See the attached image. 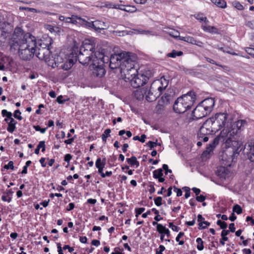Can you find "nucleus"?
Segmentation results:
<instances>
[{
	"label": "nucleus",
	"mask_w": 254,
	"mask_h": 254,
	"mask_svg": "<svg viewBox=\"0 0 254 254\" xmlns=\"http://www.w3.org/2000/svg\"><path fill=\"white\" fill-rule=\"evenodd\" d=\"M95 53L93 44L85 42L80 46L79 51L73 49L70 55H72L75 62L78 60L81 64L85 65H88L90 61H93L95 58Z\"/></svg>",
	"instance_id": "obj_1"
},
{
	"label": "nucleus",
	"mask_w": 254,
	"mask_h": 254,
	"mask_svg": "<svg viewBox=\"0 0 254 254\" xmlns=\"http://www.w3.org/2000/svg\"><path fill=\"white\" fill-rule=\"evenodd\" d=\"M222 127L214 116L207 119L200 127L197 133V137L200 140L207 142L208 136L213 134L220 130Z\"/></svg>",
	"instance_id": "obj_2"
},
{
	"label": "nucleus",
	"mask_w": 254,
	"mask_h": 254,
	"mask_svg": "<svg viewBox=\"0 0 254 254\" xmlns=\"http://www.w3.org/2000/svg\"><path fill=\"white\" fill-rule=\"evenodd\" d=\"M247 124L245 120H238L234 124L231 121V125L229 129L226 128L221 131L222 135L227 139L226 141L228 143H233L235 146H242V143L238 140V131L241 129V127Z\"/></svg>",
	"instance_id": "obj_3"
},
{
	"label": "nucleus",
	"mask_w": 254,
	"mask_h": 254,
	"mask_svg": "<svg viewBox=\"0 0 254 254\" xmlns=\"http://www.w3.org/2000/svg\"><path fill=\"white\" fill-rule=\"evenodd\" d=\"M24 41V43L20 46L19 56L24 61H29L35 55L36 38L31 34L26 33Z\"/></svg>",
	"instance_id": "obj_4"
},
{
	"label": "nucleus",
	"mask_w": 254,
	"mask_h": 254,
	"mask_svg": "<svg viewBox=\"0 0 254 254\" xmlns=\"http://www.w3.org/2000/svg\"><path fill=\"white\" fill-rule=\"evenodd\" d=\"M195 99V93L190 91L176 100L173 105V109L176 113H184L191 108Z\"/></svg>",
	"instance_id": "obj_5"
},
{
	"label": "nucleus",
	"mask_w": 254,
	"mask_h": 254,
	"mask_svg": "<svg viewBox=\"0 0 254 254\" xmlns=\"http://www.w3.org/2000/svg\"><path fill=\"white\" fill-rule=\"evenodd\" d=\"M229 148L223 152L220 156V161L222 165L226 167L231 166L233 162H235V157L239 154V152L242 150L241 146H235L233 143L226 146Z\"/></svg>",
	"instance_id": "obj_6"
},
{
	"label": "nucleus",
	"mask_w": 254,
	"mask_h": 254,
	"mask_svg": "<svg viewBox=\"0 0 254 254\" xmlns=\"http://www.w3.org/2000/svg\"><path fill=\"white\" fill-rule=\"evenodd\" d=\"M95 58L93 60L90 67L92 68V74L94 77L101 78L103 77L106 70L104 67V54L102 52H96Z\"/></svg>",
	"instance_id": "obj_7"
},
{
	"label": "nucleus",
	"mask_w": 254,
	"mask_h": 254,
	"mask_svg": "<svg viewBox=\"0 0 254 254\" xmlns=\"http://www.w3.org/2000/svg\"><path fill=\"white\" fill-rule=\"evenodd\" d=\"M130 54L129 52H123L120 54L112 55L110 59L109 67L114 69L120 66H125L127 64V61L131 57Z\"/></svg>",
	"instance_id": "obj_8"
},
{
	"label": "nucleus",
	"mask_w": 254,
	"mask_h": 254,
	"mask_svg": "<svg viewBox=\"0 0 254 254\" xmlns=\"http://www.w3.org/2000/svg\"><path fill=\"white\" fill-rule=\"evenodd\" d=\"M160 83L158 80L154 81L151 84L149 88H146L147 94L146 99L149 102L155 101L162 92L159 89L160 88Z\"/></svg>",
	"instance_id": "obj_9"
},
{
	"label": "nucleus",
	"mask_w": 254,
	"mask_h": 254,
	"mask_svg": "<svg viewBox=\"0 0 254 254\" xmlns=\"http://www.w3.org/2000/svg\"><path fill=\"white\" fill-rule=\"evenodd\" d=\"M227 139L224 135H222V133L219 135L216 136L213 140V141L209 144V145L206 148V149L203 151L202 153L203 156H207L208 155H210L212 153L213 149L218 144L219 142H221L223 143H225L226 146H229L230 143H228L226 141Z\"/></svg>",
	"instance_id": "obj_10"
},
{
	"label": "nucleus",
	"mask_w": 254,
	"mask_h": 254,
	"mask_svg": "<svg viewBox=\"0 0 254 254\" xmlns=\"http://www.w3.org/2000/svg\"><path fill=\"white\" fill-rule=\"evenodd\" d=\"M134 58L131 57L127 61V64L125 65V68L123 69L124 73L125 75V78L130 81L131 78L136 76L137 73V69L134 67L135 61Z\"/></svg>",
	"instance_id": "obj_11"
},
{
	"label": "nucleus",
	"mask_w": 254,
	"mask_h": 254,
	"mask_svg": "<svg viewBox=\"0 0 254 254\" xmlns=\"http://www.w3.org/2000/svg\"><path fill=\"white\" fill-rule=\"evenodd\" d=\"M214 117L219 125H221V127H223V129H229L231 125V119L229 118L230 115L227 113H216Z\"/></svg>",
	"instance_id": "obj_12"
},
{
	"label": "nucleus",
	"mask_w": 254,
	"mask_h": 254,
	"mask_svg": "<svg viewBox=\"0 0 254 254\" xmlns=\"http://www.w3.org/2000/svg\"><path fill=\"white\" fill-rule=\"evenodd\" d=\"M149 77L143 74L137 73L129 81L131 86L134 88H138L143 86L148 81Z\"/></svg>",
	"instance_id": "obj_13"
},
{
	"label": "nucleus",
	"mask_w": 254,
	"mask_h": 254,
	"mask_svg": "<svg viewBox=\"0 0 254 254\" xmlns=\"http://www.w3.org/2000/svg\"><path fill=\"white\" fill-rule=\"evenodd\" d=\"M62 60V58L60 56H58L55 60V63L56 65L57 63L58 64L57 65V67H59L61 68H62L64 70H67L69 69L73 65L74 62H75L74 59L71 57V58L69 60H66L65 62H63L62 63L61 60Z\"/></svg>",
	"instance_id": "obj_14"
},
{
	"label": "nucleus",
	"mask_w": 254,
	"mask_h": 254,
	"mask_svg": "<svg viewBox=\"0 0 254 254\" xmlns=\"http://www.w3.org/2000/svg\"><path fill=\"white\" fill-rule=\"evenodd\" d=\"M35 55L41 60H44L47 62L50 60L52 52L50 49H40V48H36Z\"/></svg>",
	"instance_id": "obj_15"
},
{
	"label": "nucleus",
	"mask_w": 254,
	"mask_h": 254,
	"mask_svg": "<svg viewBox=\"0 0 254 254\" xmlns=\"http://www.w3.org/2000/svg\"><path fill=\"white\" fill-rule=\"evenodd\" d=\"M209 114V113L207 112L206 109L199 103L193 110L191 116L193 120L199 119L205 117Z\"/></svg>",
	"instance_id": "obj_16"
},
{
	"label": "nucleus",
	"mask_w": 254,
	"mask_h": 254,
	"mask_svg": "<svg viewBox=\"0 0 254 254\" xmlns=\"http://www.w3.org/2000/svg\"><path fill=\"white\" fill-rule=\"evenodd\" d=\"M85 25L90 28H93L96 31L106 29L107 26L104 22L96 20L93 22H86Z\"/></svg>",
	"instance_id": "obj_17"
},
{
	"label": "nucleus",
	"mask_w": 254,
	"mask_h": 254,
	"mask_svg": "<svg viewBox=\"0 0 254 254\" xmlns=\"http://www.w3.org/2000/svg\"><path fill=\"white\" fill-rule=\"evenodd\" d=\"M52 39L50 37L44 38L36 41V48L40 49H50Z\"/></svg>",
	"instance_id": "obj_18"
},
{
	"label": "nucleus",
	"mask_w": 254,
	"mask_h": 254,
	"mask_svg": "<svg viewBox=\"0 0 254 254\" xmlns=\"http://www.w3.org/2000/svg\"><path fill=\"white\" fill-rule=\"evenodd\" d=\"M25 34L23 36V39L12 37L11 39V41L10 43L11 50L14 49V50H15L18 49L19 52L20 49V46L23 43H24L25 42Z\"/></svg>",
	"instance_id": "obj_19"
},
{
	"label": "nucleus",
	"mask_w": 254,
	"mask_h": 254,
	"mask_svg": "<svg viewBox=\"0 0 254 254\" xmlns=\"http://www.w3.org/2000/svg\"><path fill=\"white\" fill-rule=\"evenodd\" d=\"M200 104L210 113L215 105V101L212 98H208L204 99Z\"/></svg>",
	"instance_id": "obj_20"
},
{
	"label": "nucleus",
	"mask_w": 254,
	"mask_h": 254,
	"mask_svg": "<svg viewBox=\"0 0 254 254\" xmlns=\"http://www.w3.org/2000/svg\"><path fill=\"white\" fill-rule=\"evenodd\" d=\"M245 149L249 150L247 152L248 158L251 162H254V142L246 145Z\"/></svg>",
	"instance_id": "obj_21"
},
{
	"label": "nucleus",
	"mask_w": 254,
	"mask_h": 254,
	"mask_svg": "<svg viewBox=\"0 0 254 254\" xmlns=\"http://www.w3.org/2000/svg\"><path fill=\"white\" fill-rule=\"evenodd\" d=\"M146 88H142L133 92L134 96L138 100H143L145 95L147 94Z\"/></svg>",
	"instance_id": "obj_22"
},
{
	"label": "nucleus",
	"mask_w": 254,
	"mask_h": 254,
	"mask_svg": "<svg viewBox=\"0 0 254 254\" xmlns=\"http://www.w3.org/2000/svg\"><path fill=\"white\" fill-rule=\"evenodd\" d=\"M106 164V158H104L101 160L100 158H98L95 162V166L98 169V174L101 173L102 171H103V169L105 167Z\"/></svg>",
	"instance_id": "obj_23"
},
{
	"label": "nucleus",
	"mask_w": 254,
	"mask_h": 254,
	"mask_svg": "<svg viewBox=\"0 0 254 254\" xmlns=\"http://www.w3.org/2000/svg\"><path fill=\"white\" fill-rule=\"evenodd\" d=\"M163 175L162 169H158L153 172V176L155 179H158V181L163 183L165 181V179L162 177Z\"/></svg>",
	"instance_id": "obj_24"
},
{
	"label": "nucleus",
	"mask_w": 254,
	"mask_h": 254,
	"mask_svg": "<svg viewBox=\"0 0 254 254\" xmlns=\"http://www.w3.org/2000/svg\"><path fill=\"white\" fill-rule=\"evenodd\" d=\"M157 231L161 234L164 235H166L168 238L170 236V232L169 230L162 225H158Z\"/></svg>",
	"instance_id": "obj_25"
},
{
	"label": "nucleus",
	"mask_w": 254,
	"mask_h": 254,
	"mask_svg": "<svg viewBox=\"0 0 254 254\" xmlns=\"http://www.w3.org/2000/svg\"><path fill=\"white\" fill-rule=\"evenodd\" d=\"M17 123V122L13 118H11V120L7 124V130L10 133H13L16 128L15 125Z\"/></svg>",
	"instance_id": "obj_26"
},
{
	"label": "nucleus",
	"mask_w": 254,
	"mask_h": 254,
	"mask_svg": "<svg viewBox=\"0 0 254 254\" xmlns=\"http://www.w3.org/2000/svg\"><path fill=\"white\" fill-rule=\"evenodd\" d=\"M226 166H219L217 168L216 174L220 178H224L226 175Z\"/></svg>",
	"instance_id": "obj_27"
},
{
	"label": "nucleus",
	"mask_w": 254,
	"mask_h": 254,
	"mask_svg": "<svg viewBox=\"0 0 254 254\" xmlns=\"http://www.w3.org/2000/svg\"><path fill=\"white\" fill-rule=\"evenodd\" d=\"M126 160L127 163L131 166H135L137 168L139 166V163L137 160V158L135 156H133L131 158H127Z\"/></svg>",
	"instance_id": "obj_28"
},
{
	"label": "nucleus",
	"mask_w": 254,
	"mask_h": 254,
	"mask_svg": "<svg viewBox=\"0 0 254 254\" xmlns=\"http://www.w3.org/2000/svg\"><path fill=\"white\" fill-rule=\"evenodd\" d=\"M25 34H24L23 31L21 28L17 27L14 30L12 37L23 39Z\"/></svg>",
	"instance_id": "obj_29"
},
{
	"label": "nucleus",
	"mask_w": 254,
	"mask_h": 254,
	"mask_svg": "<svg viewBox=\"0 0 254 254\" xmlns=\"http://www.w3.org/2000/svg\"><path fill=\"white\" fill-rule=\"evenodd\" d=\"M70 18H71V23H73V24H75L78 22H79V23L82 22V23L85 24L86 22V21L84 20L80 17H79V16H77L76 15H71V16L70 17Z\"/></svg>",
	"instance_id": "obj_30"
},
{
	"label": "nucleus",
	"mask_w": 254,
	"mask_h": 254,
	"mask_svg": "<svg viewBox=\"0 0 254 254\" xmlns=\"http://www.w3.org/2000/svg\"><path fill=\"white\" fill-rule=\"evenodd\" d=\"M187 42L193 44L197 46H200L201 44H202V42H201L199 41L196 40L193 37H190V36H186V41Z\"/></svg>",
	"instance_id": "obj_31"
},
{
	"label": "nucleus",
	"mask_w": 254,
	"mask_h": 254,
	"mask_svg": "<svg viewBox=\"0 0 254 254\" xmlns=\"http://www.w3.org/2000/svg\"><path fill=\"white\" fill-rule=\"evenodd\" d=\"M211 1L219 7L222 8L226 7V2L224 0H211Z\"/></svg>",
	"instance_id": "obj_32"
},
{
	"label": "nucleus",
	"mask_w": 254,
	"mask_h": 254,
	"mask_svg": "<svg viewBox=\"0 0 254 254\" xmlns=\"http://www.w3.org/2000/svg\"><path fill=\"white\" fill-rule=\"evenodd\" d=\"M202 29L206 32L211 33H217V29L214 26H202Z\"/></svg>",
	"instance_id": "obj_33"
},
{
	"label": "nucleus",
	"mask_w": 254,
	"mask_h": 254,
	"mask_svg": "<svg viewBox=\"0 0 254 254\" xmlns=\"http://www.w3.org/2000/svg\"><path fill=\"white\" fill-rule=\"evenodd\" d=\"M183 55V52L180 51H177L175 50H173L171 53L167 54V57L169 58H175L177 56H181Z\"/></svg>",
	"instance_id": "obj_34"
},
{
	"label": "nucleus",
	"mask_w": 254,
	"mask_h": 254,
	"mask_svg": "<svg viewBox=\"0 0 254 254\" xmlns=\"http://www.w3.org/2000/svg\"><path fill=\"white\" fill-rule=\"evenodd\" d=\"M158 81L160 83V86L161 87L159 89L162 92H163L168 85V81L163 78H161L160 80Z\"/></svg>",
	"instance_id": "obj_35"
},
{
	"label": "nucleus",
	"mask_w": 254,
	"mask_h": 254,
	"mask_svg": "<svg viewBox=\"0 0 254 254\" xmlns=\"http://www.w3.org/2000/svg\"><path fill=\"white\" fill-rule=\"evenodd\" d=\"M167 33L175 39H178V37H179V35H180L179 32L175 29H170L167 32Z\"/></svg>",
	"instance_id": "obj_36"
},
{
	"label": "nucleus",
	"mask_w": 254,
	"mask_h": 254,
	"mask_svg": "<svg viewBox=\"0 0 254 254\" xmlns=\"http://www.w3.org/2000/svg\"><path fill=\"white\" fill-rule=\"evenodd\" d=\"M171 96L169 94L165 93L161 98L162 101L164 104H168L171 99Z\"/></svg>",
	"instance_id": "obj_37"
},
{
	"label": "nucleus",
	"mask_w": 254,
	"mask_h": 254,
	"mask_svg": "<svg viewBox=\"0 0 254 254\" xmlns=\"http://www.w3.org/2000/svg\"><path fill=\"white\" fill-rule=\"evenodd\" d=\"M111 129H106L104 132V133H103L101 135L102 139L103 141L105 143L107 141V138L108 137H109L110 136V133H111Z\"/></svg>",
	"instance_id": "obj_38"
},
{
	"label": "nucleus",
	"mask_w": 254,
	"mask_h": 254,
	"mask_svg": "<svg viewBox=\"0 0 254 254\" xmlns=\"http://www.w3.org/2000/svg\"><path fill=\"white\" fill-rule=\"evenodd\" d=\"M44 27L46 29L49 30L51 33L57 32L58 27L54 26L50 24H45Z\"/></svg>",
	"instance_id": "obj_39"
},
{
	"label": "nucleus",
	"mask_w": 254,
	"mask_h": 254,
	"mask_svg": "<svg viewBox=\"0 0 254 254\" xmlns=\"http://www.w3.org/2000/svg\"><path fill=\"white\" fill-rule=\"evenodd\" d=\"M204 221V218L202 217L201 214H198L197 215V221L199 222V229H204L206 228V226H202V222Z\"/></svg>",
	"instance_id": "obj_40"
},
{
	"label": "nucleus",
	"mask_w": 254,
	"mask_h": 254,
	"mask_svg": "<svg viewBox=\"0 0 254 254\" xmlns=\"http://www.w3.org/2000/svg\"><path fill=\"white\" fill-rule=\"evenodd\" d=\"M197 243V249L198 251H202L204 249L203 241L200 238H197L196 240Z\"/></svg>",
	"instance_id": "obj_41"
},
{
	"label": "nucleus",
	"mask_w": 254,
	"mask_h": 254,
	"mask_svg": "<svg viewBox=\"0 0 254 254\" xmlns=\"http://www.w3.org/2000/svg\"><path fill=\"white\" fill-rule=\"evenodd\" d=\"M233 212H236L237 214H240L242 213L243 210L242 207L238 204H235L233 207Z\"/></svg>",
	"instance_id": "obj_42"
},
{
	"label": "nucleus",
	"mask_w": 254,
	"mask_h": 254,
	"mask_svg": "<svg viewBox=\"0 0 254 254\" xmlns=\"http://www.w3.org/2000/svg\"><path fill=\"white\" fill-rule=\"evenodd\" d=\"M195 18L196 19L199 20L200 21H204L205 24H207L208 22V20L207 19V18L205 16H203L202 14H197Z\"/></svg>",
	"instance_id": "obj_43"
},
{
	"label": "nucleus",
	"mask_w": 254,
	"mask_h": 254,
	"mask_svg": "<svg viewBox=\"0 0 254 254\" xmlns=\"http://www.w3.org/2000/svg\"><path fill=\"white\" fill-rule=\"evenodd\" d=\"M229 232H230V231L228 230H226L225 229H223V230L221 232V235L222 237V239L223 240H228V238L227 237H226V236L229 234Z\"/></svg>",
	"instance_id": "obj_44"
},
{
	"label": "nucleus",
	"mask_w": 254,
	"mask_h": 254,
	"mask_svg": "<svg viewBox=\"0 0 254 254\" xmlns=\"http://www.w3.org/2000/svg\"><path fill=\"white\" fill-rule=\"evenodd\" d=\"M217 224L219 225L222 229H225L227 227V224L225 222L222 221L220 220H217Z\"/></svg>",
	"instance_id": "obj_45"
},
{
	"label": "nucleus",
	"mask_w": 254,
	"mask_h": 254,
	"mask_svg": "<svg viewBox=\"0 0 254 254\" xmlns=\"http://www.w3.org/2000/svg\"><path fill=\"white\" fill-rule=\"evenodd\" d=\"M41 147H43L42 149V152H44L45 151L46 145L45 141H41L39 142L38 145H37L36 149L40 150Z\"/></svg>",
	"instance_id": "obj_46"
},
{
	"label": "nucleus",
	"mask_w": 254,
	"mask_h": 254,
	"mask_svg": "<svg viewBox=\"0 0 254 254\" xmlns=\"http://www.w3.org/2000/svg\"><path fill=\"white\" fill-rule=\"evenodd\" d=\"M1 199L3 201H7V202H10L11 200V197L10 196H9V195L8 194V193H6V195L3 194L1 196Z\"/></svg>",
	"instance_id": "obj_47"
},
{
	"label": "nucleus",
	"mask_w": 254,
	"mask_h": 254,
	"mask_svg": "<svg viewBox=\"0 0 254 254\" xmlns=\"http://www.w3.org/2000/svg\"><path fill=\"white\" fill-rule=\"evenodd\" d=\"M3 167L6 170L11 169L13 170L14 169V167L13 166V162L12 161H9L8 164L5 165Z\"/></svg>",
	"instance_id": "obj_48"
},
{
	"label": "nucleus",
	"mask_w": 254,
	"mask_h": 254,
	"mask_svg": "<svg viewBox=\"0 0 254 254\" xmlns=\"http://www.w3.org/2000/svg\"><path fill=\"white\" fill-rule=\"evenodd\" d=\"M1 114L3 117H6V118H11L12 114L11 112H8L6 110H2L1 111Z\"/></svg>",
	"instance_id": "obj_49"
},
{
	"label": "nucleus",
	"mask_w": 254,
	"mask_h": 254,
	"mask_svg": "<svg viewBox=\"0 0 254 254\" xmlns=\"http://www.w3.org/2000/svg\"><path fill=\"white\" fill-rule=\"evenodd\" d=\"M154 203L157 206H160L162 204V198L161 196H158L154 199Z\"/></svg>",
	"instance_id": "obj_50"
},
{
	"label": "nucleus",
	"mask_w": 254,
	"mask_h": 254,
	"mask_svg": "<svg viewBox=\"0 0 254 254\" xmlns=\"http://www.w3.org/2000/svg\"><path fill=\"white\" fill-rule=\"evenodd\" d=\"M233 4L238 10H242L244 8V6L238 1H234Z\"/></svg>",
	"instance_id": "obj_51"
},
{
	"label": "nucleus",
	"mask_w": 254,
	"mask_h": 254,
	"mask_svg": "<svg viewBox=\"0 0 254 254\" xmlns=\"http://www.w3.org/2000/svg\"><path fill=\"white\" fill-rule=\"evenodd\" d=\"M33 127L36 131H40L42 133H44L48 128L47 127H46L45 128H41V127L38 125V126H34Z\"/></svg>",
	"instance_id": "obj_52"
},
{
	"label": "nucleus",
	"mask_w": 254,
	"mask_h": 254,
	"mask_svg": "<svg viewBox=\"0 0 254 254\" xmlns=\"http://www.w3.org/2000/svg\"><path fill=\"white\" fill-rule=\"evenodd\" d=\"M69 100L68 98L66 99H63V96L62 95L59 96L57 98V102L60 104H64L66 101Z\"/></svg>",
	"instance_id": "obj_53"
},
{
	"label": "nucleus",
	"mask_w": 254,
	"mask_h": 254,
	"mask_svg": "<svg viewBox=\"0 0 254 254\" xmlns=\"http://www.w3.org/2000/svg\"><path fill=\"white\" fill-rule=\"evenodd\" d=\"M116 4H113V3L106 1L103 6L108 8H115V7H116Z\"/></svg>",
	"instance_id": "obj_54"
},
{
	"label": "nucleus",
	"mask_w": 254,
	"mask_h": 254,
	"mask_svg": "<svg viewBox=\"0 0 254 254\" xmlns=\"http://www.w3.org/2000/svg\"><path fill=\"white\" fill-rule=\"evenodd\" d=\"M205 59L207 62L211 64H215L217 66H219L222 67H225V66H223L221 64H217L215 61H214L213 60H212L209 58L205 57Z\"/></svg>",
	"instance_id": "obj_55"
},
{
	"label": "nucleus",
	"mask_w": 254,
	"mask_h": 254,
	"mask_svg": "<svg viewBox=\"0 0 254 254\" xmlns=\"http://www.w3.org/2000/svg\"><path fill=\"white\" fill-rule=\"evenodd\" d=\"M145 210V208L140 207L135 209V212L136 213L135 216L138 217L139 215H140L143 211Z\"/></svg>",
	"instance_id": "obj_56"
},
{
	"label": "nucleus",
	"mask_w": 254,
	"mask_h": 254,
	"mask_svg": "<svg viewBox=\"0 0 254 254\" xmlns=\"http://www.w3.org/2000/svg\"><path fill=\"white\" fill-rule=\"evenodd\" d=\"M183 189L185 191V197L186 198H188L190 196V189L188 187H185L183 188Z\"/></svg>",
	"instance_id": "obj_57"
},
{
	"label": "nucleus",
	"mask_w": 254,
	"mask_h": 254,
	"mask_svg": "<svg viewBox=\"0 0 254 254\" xmlns=\"http://www.w3.org/2000/svg\"><path fill=\"white\" fill-rule=\"evenodd\" d=\"M21 114V112L19 110H16L15 111L14 113V117L19 120H21L22 118L20 115Z\"/></svg>",
	"instance_id": "obj_58"
},
{
	"label": "nucleus",
	"mask_w": 254,
	"mask_h": 254,
	"mask_svg": "<svg viewBox=\"0 0 254 254\" xmlns=\"http://www.w3.org/2000/svg\"><path fill=\"white\" fill-rule=\"evenodd\" d=\"M169 227L171 228L173 231L175 232H178L180 229L179 227L174 225L172 222L169 223Z\"/></svg>",
	"instance_id": "obj_59"
},
{
	"label": "nucleus",
	"mask_w": 254,
	"mask_h": 254,
	"mask_svg": "<svg viewBox=\"0 0 254 254\" xmlns=\"http://www.w3.org/2000/svg\"><path fill=\"white\" fill-rule=\"evenodd\" d=\"M137 10L135 6H127L125 11L129 12H134Z\"/></svg>",
	"instance_id": "obj_60"
},
{
	"label": "nucleus",
	"mask_w": 254,
	"mask_h": 254,
	"mask_svg": "<svg viewBox=\"0 0 254 254\" xmlns=\"http://www.w3.org/2000/svg\"><path fill=\"white\" fill-rule=\"evenodd\" d=\"M163 169L165 170V174L166 175L168 174V173H172V170H170V169H169L168 166L166 164H163V166H162V170Z\"/></svg>",
	"instance_id": "obj_61"
},
{
	"label": "nucleus",
	"mask_w": 254,
	"mask_h": 254,
	"mask_svg": "<svg viewBox=\"0 0 254 254\" xmlns=\"http://www.w3.org/2000/svg\"><path fill=\"white\" fill-rule=\"evenodd\" d=\"M99 174L102 178H105L106 176H111L112 174V172L111 171H107L105 173H104L103 171H102V173H100Z\"/></svg>",
	"instance_id": "obj_62"
},
{
	"label": "nucleus",
	"mask_w": 254,
	"mask_h": 254,
	"mask_svg": "<svg viewBox=\"0 0 254 254\" xmlns=\"http://www.w3.org/2000/svg\"><path fill=\"white\" fill-rule=\"evenodd\" d=\"M206 199V196L203 195H200L196 197V200L198 202H203Z\"/></svg>",
	"instance_id": "obj_63"
},
{
	"label": "nucleus",
	"mask_w": 254,
	"mask_h": 254,
	"mask_svg": "<svg viewBox=\"0 0 254 254\" xmlns=\"http://www.w3.org/2000/svg\"><path fill=\"white\" fill-rule=\"evenodd\" d=\"M174 190L177 192V196H181L182 195V191L181 189L177 188L176 187H174Z\"/></svg>",
	"instance_id": "obj_64"
}]
</instances>
